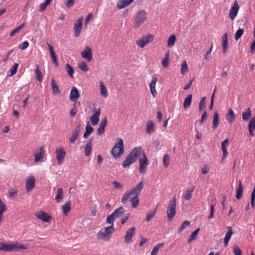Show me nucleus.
<instances>
[{"instance_id": "6ab92c4d", "label": "nucleus", "mask_w": 255, "mask_h": 255, "mask_svg": "<svg viewBox=\"0 0 255 255\" xmlns=\"http://www.w3.org/2000/svg\"><path fill=\"white\" fill-rule=\"evenodd\" d=\"M228 232L226 234L225 237L224 239V246L227 247L228 245V243L233 234V229L231 227L229 226L227 228Z\"/></svg>"}, {"instance_id": "a211bd4d", "label": "nucleus", "mask_w": 255, "mask_h": 255, "mask_svg": "<svg viewBox=\"0 0 255 255\" xmlns=\"http://www.w3.org/2000/svg\"><path fill=\"white\" fill-rule=\"evenodd\" d=\"M36 217L43 222L49 223L51 221V217L44 212L36 214Z\"/></svg>"}, {"instance_id": "774afa93", "label": "nucleus", "mask_w": 255, "mask_h": 255, "mask_svg": "<svg viewBox=\"0 0 255 255\" xmlns=\"http://www.w3.org/2000/svg\"><path fill=\"white\" fill-rule=\"evenodd\" d=\"M18 192V190L16 188H10L9 190L8 193L10 197H13Z\"/></svg>"}, {"instance_id": "7c9ffc66", "label": "nucleus", "mask_w": 255, "mask_h": 255, "mask_svg": "<svg viewBox=\"0 0 255 255\" xmlns=\"http://www.w3.org/2000/svg\"><path fill=\"white\" fill-rule=\"evenodd\" d=\"M51 85L53 94L55 95L59 94L60 91L53 78L51 79Z\"/></svg>"}, {"instance_id": "13d9d810", "label": "nucleus", "mask_w": 255, "mask_h": 255, "mask_svg": "<svg viewBox=\"0 0 255 255\" xmlns=\"http://www.w3.org/2000/svg\"><path fill=\"white\" fill-rule=\"evenodd\" d=\"M115 217L113 216L112 214L108 216L106 219V222L109 224H111V226H114V221L115 220Z\"/></svg>"}, {"instance_id": "58836bf2", "label": "nucleus", "mask_w": 255, "mask_h": 255, "mask_svg": "<svg viewBox=\"0 0 255 255\" xmlns=\"http://www.w3.org/2000/svg\"><path fill=\"white\" fill-rule=\"evenodd\" d=\"M219 125V115L217 112L213 115V128H216Z\"/></svg>"}, {"instance_id": "8fccbe9b", "label": "nucleus", "mask_w": 255, "mask_h": 255, "mask_svg": "<svg viewBox=\"0 0 255 255\" xmlns=\"http://www.w3.org/2000/svg\"><path fill=\"white\" fill-rule=\"evenodd\" d=\"M65 68L68 74L71 77H73L74 70L73 68L69 64H66L65 65Z\"/></svg>"}, {"instance_id": "e2e57ef3", "label": "nucleus", "mask_w": 255, "mask_h": 255, "mask_svg": "<svg viewBox=\"0 0 255 255\" xmlns=\"http://www.w3.org/2000/svg\"><path fill=\"white\" fill-rule=\"evenodd\" d=\"M112 185L115 189L122 190L123 188V185L119 182L116 181H114L112 183Z\"/></svg>"}, {"instance_id": "a18cd8bd", "label": "nucleus", "mask_w": 255, "mask_h": 255, "mask_svg": "<svg viewBox=\"0 0 255 255\" xmlns=\"http://www.w3.org/2000/svg\"><path fill=\"white\" fill-rule=\"evenodd\" d=\"M25 23H23L20 25L18 26L17 28H15L14 30H13L10 33L9 35L10 36H14L16 33H18L22 28L24 26Z\"/></svg>"}, {"instance_id": "6e6552de", "label": "nucleus", "mask_w": 255, "mask_h": 255, "mask_svg": "<svg viewBox=\"0 0 255 255\" xmlns=\"http://www.w3.org/2000/svg\"><path fill=\"white\" fill-rule=\"evenodd\" d=\"M55 153L58 164H62L66 155V151L63 147H60L56 149Z\"/></svg>"}, {"instance_id": "052dcab7", "label": "nucleus", "mask_w": 255, "mask_h": 255, "mask_svg": "<svg viewBox=\"0 0 255 255\" xmlns=\"http://www.w3.org/2000/svg\"><path fill=\"white\" fill-rule=\"evenodd\" d=\"M77 113L76 103L73 105V108L70 111V115L71 117H74Z\"/></svg>"}, {"instance_id": "69168bd1", "label": "nucleus", "mask_w": 255, "mask_h": 255, "mask_svg": "<svg viewBox=\"0 0 255 255\" xmlns=\"http://www.w3.org/2000/svg\"><path fill=\"white\" fill-rule=\"evenodd\" d=\"M157 81V78L155 75L152 76V81L149 84V88H155L156 84Z\"/></svg>"}, {"instance_id": "0eeeda50", "label": "nucleus", "mask_w": 255, "mask_h": 255, "mask_svg": "<svg viewBox=\"0 0 255 255\" xmlns=\"http://www.w3.org/2000/svg\"><path fill=\"white\" fill-rule=\"evenodd\" d=\"M114 231L113 226H110L106 227L104 230L100 231L97 235V238L99 240L103 239L108 236L109 234H111Z\"/></svg>"}, {"instance_id": "4468645a", "label": "nucleus", "mask_w": 255, "mask_h": 255, "mask_svg": "<svg viewBox=\"0 0 255 255\" xmlns=\"http://www.w3.org/2000/svg\"><path fill=\"white\" fill-rule=\"evenodd\" d=\"M135 228L134 227H131L128 229L126 233L124 236V242L128 244L132 241V238L135 233Z\"/></svg>"}, {"instance_id": "20e7f679", "label": "nucleus", "mask_w": 255, "mask_h": 255, "mask_svg": "<svg viewBox=\"0 0 255 255\" xmlns=\"http://www.w3.org/2000/svg\"><path fill=\"white\" fill-rule=\"evenodd\" d=\"M142 153V150L141 147L140 146L135 147L127 155L126 159L129 162H131V164H133L136 161L137 158L141 156Z\"/></svg>"}, {"instance_id": "1a4fd4ad", "label": "nucleus", "mask_w": 255, "mask_h": 255, "mask_svg": "<svg viewBox=\"0 0 255 255\" xmlns=\"http://www.w3.org/2000/svg\"><path fill=\"white\" fill-rule=\"evenodd\" d=\"M139 159V171L141 173H143L145 172L144 169L148 165L147 159L146 157V155L144 153V152L142 150V153L141 154V156Z\"/></svg>"}, {"instance_id": "6e6d98bb", "label": "nucleus", "mask_w": 255, "mask_h": 255, "mask_svg": "<svg viewBox=\"0 0 255 255\" xmlns=\"http://www.w3.org/2000/svg\"><path fill=\"white\" fill-rule=\"evenodd\" d=\"M188 70V66L185 61H183L181 64V73L184 74Z\"/></svg>"}, {"instance_id": "c9c22d12", "label": "nucleus", "mask_w": 255, "mask_h": 255, "mask_svg": "<svg viewBox=\"0 0 255 255\" xmlns=\"http://www.w3.org/2000/svg\"><path fill=\"white\" fill-rule=\"evenodd\" d=\"M63 191L61 188H59L57 189V194L55 196V200L58 203L61 202L62 200V197Z\"/></svg>"}, {"instance_id": "cd10ccee", "label": "nucleus", "mask_w": 255, "mask_h": 255, "mask_svg": "<svg viewBox=\"0 0 255 255\" xmlns=\"http://www.w3.org/2000/svg\"><path fill=\"white\" fill-rule=\"evenodd\" d=\"M47 45L48 46V48H49V51H50V56H51V57L52 58V60L53 63L56 65H58V62H57V57H56L55 53L54 51L53 50V47L50 44H49L48 42H47Z\"/></svg>"}, {"instance_id": "4be33fe9", "label": "nucleus", "mask_w": 255, "mask_h": 255, "mask_svg": "<svg viewBox=\"0 0 255 255\" xmlns=\"http://www.w3.org/2000/svg\"><path fill=\"white\" fill-rule=\"evenodd\" d=\"M93 138H91L89 139V140L86 143L85 146L84 147V153L86 156H89L91 153V151L92 150V142H93Z\"/></svg>"}, {"instance_id": "7ed1b4c3", "label": "nucleus", "mask_w": 255, "mask_h": 255, "mask_svg": "<svg viewBox=\"0 0 255 255\" xmlns=\"http://www.w3.org/2000/svg\"><path fill=\"white\" fill-rule=\"evenodd\" d=\"M28 249V246L19 243L15 244H4V252H18L20 250H26Z\"/></svg>"}, {"instance_id": "c85d7f7f", "label": "nucleus", "mask_w": 255, "mask_h": 255, "mask_svg": "<svg viewBox=\"0 0 255 255\" xmlns=\"http://www.w3.org/2000/svg\"><path fill=\"white\" fill-rule=\"evenodd\" d=\"M154 126L153 122L151 121H148L146 125V131L149 134H151L154 132Z\"/></svg>"}, {"instance_id": "f03ea898", "label": "nucleus", "mask_w": 255, "mask_h": 255, "mask_svg": "<svg viewBox=\"0 0 255 255\" xmlns=\"http://www.w3.org/2000/svg\"><path fill=\"white\" fill-rule=\"evenodd\" d=\"M124 142L122 138L118 139V142L115 143L112 149L111 153L114 157L120 158L124 153Z\"/></svg>"}, {"instance_id": "4c0bfd02", "label": "nucleus", "mask_w": 255, "mask_h": 255, "mask_svg": "<svg viewBox=\"0 0 255 255\" xmlns=\"http://www.w3.org/2000/svg\"><path fill=\"white\" fill-rule=\"evenodd\" d=\"M169 63V52L165 53V57L162 60V65L164 67H167Z\"/></svg>"}, {"instance_id": "09e8293b", "label": "nucleus", "mask_w": 255, "mask_h": 255, "mask_svg": "<svg viewBox=\"0 0 255 255\" xmlns=\"http://www.w3.org/2000/svg\"><path fill=\"white\" fill-rule=\"evenodd\" d=\"M52 0H45V1L40 4L39 11H43L49 5Z\"/></svg>"}, {"instance_id": "9b49d317", "label": "nucleus", "mask_w": 255, "mask_h": 255, "mask_svg": "<svg viewBox=\"0 0 255 255\" xmlns=\"http://www.w3.org/2000/svg\"><path fill=\"white\" fill-rule=\"evenodd\" d=\"M83 18L82 17H80L77 20L74 26V36L76 37H78L81 32L82 27V23H83Z\"/></svg>"}, {"instance_id": "393cba45", "label": "nucleus", "mask_w": 255, "mask_h": 255, "mask_svg": "<svg viewBox=\"0 0 255 255\" xmlns=\"http://www.w3.org/2000/svg\"><path fill=\"white\" fill-rule=\"evenodd\" d=\"M243 192V186L242 182L239 180L238 186L236 189V197L237 199L239 200L242 198Z\"/></svg>"}, {"instance_id": "603ef678", "label": "nucleus", "mask_w": 255, "mask_h": 255, "mask_svg": "<svg viewBox=\"0 0 255 255\" xmlns=\"http://www.w3.org/2000/svg\"><path fill=\"white\" fill-rule=\"evenodd\" d=\"M205 103H206V97H203L199 105V110L200 111H203L205 108Z\"/></svg>"}, {"instance_id": "b1692460", "label": "nucleus", "mask_w": 255, "mask_h": 255, "mask_svg": "<svg viewBox=\"0 0 255 255\" xmlns=\"http://www.w3.org/2000/svg\"><path fill=\"white\" fill-rule=\"evenodd\" d=\"M134 0H119L117 4L119 9H122L130 4Z\"/></svg>"}, {"instance_id": "f257e3e1", "label": "nucleus", "mask_w": 255, "mask_h": 255, "mask_svg": "<svg viewBox=\"0 0 255 255\" xmlns=\"http://www.w3.org/2000/svg\"><path fill=\"white\" fill-rule=\"evenodd\" d=\"M143 187V181H140L134 188L129 191H126L122 198V202L123 204L128 203V200L131 203L132 208H136L139 204L138 195Z\"/></svg>"}, {"instance_id": "37998d69", "label": "nucleus", "mask_w": 255, "mask_h": 255, "mask_svg": "<svg viewBox=\"0 0 255 255\" xmlns=\"http://www.w3.org/2000/svg\"><path fill=\"white\" fill-rule=\"evenodd\" d=\"M164 245L163 243H159L155 246L151 252V255H157L159 249Z\"/></svg>"}, {"instance_id": "864d4df0", "label": "nucleus", "mask_w": 255, "mask_h": 255, "mask_svg": "<svg viewBox=\"0 0 255 255\" xmlns=\"http://www.w3.org/2000/svg\"><path fill=\"white\" fill-rule=\"evenodd\" d=\"M249 129H255V116H254L250 120L249 125Z\"/></svg>"}, {"instance_id": "0e129e2a", "label": "nucleus", "mask_w": 255, "mask_h": 255, "mask_svg": "<svg viewBox=\"0 0 255 255\" xmlns=\"http://www.w3.org/2000/svg\"><path fill=\"white\" fill-rule=\"evenodd\" d=\"M215 204L214 203L211 204L210 206V214L208 217V219L214 218V212L215 210Z\"/></svg>"}, {"instance_id": "473e14b6", "label": "nucleus", "mask_w": 255, "mask_h": 255, "mask_svg": "<svg viewBox=\"0 0 255 255\" xmlns=\"http://www.w3.org/2000/svg\"><path fill=\"white\" fill-rule=\"evenodd\" d=\"M194 189V187L193 186L192 188H189L185 191V193L183 196V198L185 200H188L192 198V192Z\"/></svg>"}, {"instance_id": "de8ad7c7", "label": "nucleus", "mask_w": 255, "mask_h": 255, "mask_svg": "<svg viewBox=\"0 0 255 255\" xmlns=\"http://www.w3.org/2000/svg\"><path fill=\"white\" fill-rule=\"evenodd\" d=\"M170 163V156L168 154H165L163 159V164L164 166L167 167Z\"/></svg>"}, {"instance_id": "9d476101", "label": "nucleus", "mask_w": 255, "mask_h": 255, "mask_svg": "<svg viewBox=\"0 0 255 255\" xmlns=\"http://www.w3.org/2000/svg\"><path fill=\"white\" fill-rule=\"evenodd\" d=\"M153 40V35L149 34L144 36L142 39L137 40L136 43L140 47L143 48L146 44L151 42Z\"/></svg>"}, {"instance_id": "c756f323", "label": "nucleus", "mask_w": 255, "mask_h": 255, "mask_svg": "<svg viewBox=\"0 0 255 255\" xmlns=\"http://www.w3.org/2000/svg\"><path fill=\"white\" fill-rule=\"evenodd\" d=\"M44 152L42 147H40L39 149V152L37 153H34V161L35 162H39L43 157Z\"/></svg>"}, {"instance_id": "4d7b16f0", "label": "nucleus", "mask_w": 255, "mask_h": 255, "mask_svg": "<svg viewBox=\"0 0 255 255\" xmlns=\"http://www.w3.org/2000/svg\"><path fill=\"white\" fill-rule=\"evenodd\" d=\"M18 66V64L15 63L11 67V68L10 69V76H11L16 74Z\"/></svg>"}, {"instance_id": "39448f33", "label": "nucleus", "mask_w": 255, "mask_h": 255, "mask_svg": "<svg viewBox=\"0 0 255 255\" xmlns=\"http://www.w3.org/2000/svg\"><path fill=\"white\" fill-rule=\"evenodd\" d=\"M147 17V14L144 10H139L135 18L134 28L139 27L145 21Z\"/></svg>"}, {"instance_id": "49530a36", "label": "nucleus", "mask_w": 255, "mask_h": 255, "mask_svg": "<svg viewBox=\"0 0 255 255\" xmlns=\"http://www.w3.org/2000/svg\"><path fill=\"white\" fill-rule=\"evenodd\" d=\"M79 68L82 71L84 72H87L88 71V67L85 61H81L78 63Z\"/></svg>"}, {"instance_id": "2f4dec72", "label": "nucleus", "mask_w": 255, "mask_h": 255, "mask_svg": "<svg viewBox=\"0 0 255 255\" xmlns=\"http://www.w3.org/2000/svg\"><path fill=\"white\" fill-rule=\"evenodd\" d=\"M158 209V206L151 211L148 212L146 215L145 220L147 222L150 221L155 216Z\"/></svg>"}, {"instance_id": "a878e982", "label": "nucleus", "mask_w": 255, "mask_h": 255, "mask_svg": "<svg viewBox=\"0 0 255 255\" xmlns=\"http://www.w3.org/2000/svg\"><path fill=\"white\" fill-rule=\"evenodd\" d=\"M222 45L223 52L225 53L228 49V34L227 33H224L222 37Z\"/></svg>"}, {"instance_id": "423d86ee", "label": "nucleus", "mask_w": 255, "mask_h": 255, "mask_svg": "<svg viewBox=\"0 0 255 255\" xmlns=\"http://www.w3.org/2000/svg\"><path fill=\"white\" fill-rule=\"evenodd\" d=\"M176 197L174 196L172 200L170 201L169 205L167 206V217L168 221H171L173 219L176 214Z\"/></svg>"}, {"instance_id": "5fc2aeb1", "label": "nucleus", "mask_w": 255, "mask_h": 255, "mask_svg": "<svg viewBox=\"0 0 255 255\" xmlns=\"http://www.w3.org/2000/svg\"><path fill=\"white\" fill-rule=\"evenodd\" d=\"M213 46L211 45L210 48L209 49V50L206 53V54L204 55V58L206 60H210L211 59L212 55H211V51L212 50Z\"/></svg>"}, {"instance_id": "bf43d9fd", "label": "nucleus", "mask_w": 255, "mask_h": 255, "mask_svg": "<svg viewBox=\"0 0 255 255\" xmlns=\"http://www.w3.org/2000/svg\"><path fill=\"white\" fill-rule=\"evenodd\" d=\"M244 31V30L243 29H241V28L239 29L237 31L235 35V39L236 40H237L238 39H239L243 34Z\"/></svg>"}, {"instance_id": "c03bdc74", "label": "nucleus", "mask_w": 255, "mask_h": 255, "mask_svg": "<svg viewBox=\"0 0 255 255\" xmlns=\"http://www.w3.org/2000/svg\"><path fill=\"white\" fill-rule=\"evenodd\" d=\"M35 73L36 75V78L38 81L41 82L42 80V76L41 71L39 69V66L38 65H36V69L35 70Z\"/></svg>"}, {"instance_id": "5701e85b", "label": "nucleus", "mask_w": 255, "mask_h": 255, "mask_svg": "<svg viewBox=\"0 0 255 255\" xmlns=\"http://www.w3.org/2000/svg\"><path fill=\"white\" fill-rule=\"evenodd\" d=\"M100 115V109H99L98 110L93 116H91L90 121L93 126H95L98 124L99 121V116Z\"/></svg>"}, {"instance_id": "e433bc0d", "label": "nucleus", "mask_w": 255, "mask_h": 255, "mask_svg": "<svg viewBox=\"0 0 255 255\" xmlns=\"http://www.w3.org/2000/svg\"><path fill=\"white\" fill-rule=\"evenodd\" d=\"M191 101H192V95L190 94L187 96V97L185 98L183 106L184 108L185 109H187L189 108L191 104Z\"/></svg>"}, {"instance_id": "72a5a7b5", "label": "nucleus", "mask_w": 255, "mask_h": 255, "mask_svg": "<svg viewBox=\"0 0 255 255\" xmlns=\"http://www.w3.org/2000/svg\"><path fill=\"white\" fill-rule=\"evenodd\" d=\"M252 116V112L250 108L247 109L246 112L242 114V118L244 121H247L249 120Z\"/></svg>"}, {"instance_id": "bb28decb", "label": "nucleus", "mask_w": 255, "mask_h": 255, "mask_svg": "<svg viewBox=\"0 0 255 255\" xmlns=\"http://www.w3.org/2000/svg\"><path fill=\"white\" fill-rule=\"evenodd\" d=\"M125 209L123 207H120L119 208L115 210L114 212L112 214L115 217V219H117L121 217L124 213Z\"/></svg>"}, {"instance_id": "680f3d73", "label": "nucleus", "mask_w": 255, "mask_h": 255, "mask_svg": "<svg viewBox=\"0 0 255 255\" xmlns=\"http://www.w3.org/2000/svg\"><path fill=\"white\" fill-rule=\"evenodd\" d=\"M29 46V43L27 41H24L22 43L18 45V48L21 50H24L26 49Z\"/></svg>"}, {"instance_id": "338daca9", "label": "nucleus", "mask_w": 255, "mask_h": 255, "mask_svg": "<svg viewBox=\"0 0 255 255\" xmlns=\"http://www.w3.org/2000/svg\"><path fill=\"white\" fill-rule=\"evenodd\" d=\"M233 252L235 255H241L242 252L240 248L237 246L233 247Z\"/></svg>"}, {"instance_id": "3c124183", "label": "nucleus", "mask_w": 255, "mask_h": 255, "mask_svg": "<svg viewBox=\"0 0 255 255\" xmlns=\"http://www.w3.org/2000/svg\"><path fill=\"white\" fill-rule=\"evenodd\" d=\"M200 230V228H198L196 230H195L192 233V234L190 237V238L188 240V243H190L192 240H195Z\"/></svg>"}, {"instance_id": "412c9836", "label": "nucleus", "mask_w": 255, "mask_h": 255, "mask_svg": "<svg viewBox=\"0 0 255 255\" xmlns=\"http://www.w3.org/2000/svg\"><path fill=\"white\" fill-rule=\"evenodd\" d=\"M236 115L232 109H230L225 118L229 124H232L235 121Z\"/></svg>"}, {"instance_id": "2eb2a0df", "label": "nucleus", "mask_w": 255, "mask_h": 255, "mask_svg": "<svg viewBox=\"0 0 255 255\" xmlns=\"http://www.w3.org/2000/svg\"><path fill=\"white\" fill-rule=\"evenodd\" d=\"M81 56L83 58L86 59L87 61L91 62L92 60V51L91 48L87 46L85 49L81 52Z\"/></svg>"}, {"instance_id": "ddd939ff", "label": "nucleus", "mask_w": 255, "mask_h": 255, "mask_svg": "<svg viewBox=\"0 0 255 255\" xmlns=\"http://www.w3.org/2000/svg\"><path fill=\"white\" fill-rule=\"evenodd\" d=\"M239 8L240 7L237 1H235L233 6L231 7L229 11V16L231 20H234L235 19L237 15Z\"/></svg>"}, {"instance_id": "f704fd0d", "label": "nucleus", "mask_w": 255, "mask_h": 255, "mask_svg": "<svg viewBox=\"0 0 255 255\" xmlns=\"http://www.w3.org/2000/svg\"><path fill=\"white\" fill-rule=\"evenodd\" d=\"M100 88L101 90V95L104 97L107 98L108 96L107 94V90L106 87L105 86L104 83L103 82L100 81Z\"/></svg>"}, {"instance_id": "a19ab883", "label": "nucleus", "mask_w": 255, "mask_h": 255, "mask_svg": "<svg viewBox=\"0 0 255 255\" xmlns=\"http://www.w3.org/2000/svg\"><path fill=\"white\" fill-rule=\"evenodd\" d=\"M176 41V36L175 35H171L169 36L168 38V41H167V46L168 47H172L173 46L175 42Z\"/></svg>"}, {"instance_id": "dca6fc26", "label": "nucleus", "mask_w": 255, "mask_h": 255, "mask_svg": "<svg viewBox=\"0 0 255 255\" xmlns=\"http://www.w3.org/2000/svg\"><path fill=\"white\" fill-rule=\"evenodd\" d=\"M80 97V93L77 88L73 87L71 90L69 95V99L74 102H76L77 100Z\"/></svg>"}, {"instance_id": "aec40b11", "label": "nucleus", "mask_w": 255, "mask_h": 255, "mask_svg": "<svg viewBox=\"0 0 255 255\" xmlns=\"http://www.w3.org/2000/svg\"><path fill=\"white\" fill-rule=\"evenodd\" d=\"M107 117H105L100 123L99 128L97 130V134L99 135H102L105 132V128L107 125Z\"/></svg>"}, {"instance_id": "ea45409f", "label": "nucleus", "mask_w": 255, "mask_h": 255, "mask_svg": "<svg viewBox=\"0 0 255 255\" xmlns=\"http://www.w3.org/2000/svg\"><path fill=\"white\" fill-rule=\"evenodd\" d=\"M70 209V202L69 201L66 202L65 204L62 206V210L65 215H67Z\"/></svg>"}, {"instance_id": "f3484780", "label": "nucleus", "mask_w": 255, "mask_h": 255, "mask_svg": "<svg viewBox=\"0 0 255 255\" xmlns=\"http://www.w3.org/2000/svg\"><path fill=\"white\" fill-rule=\"evenodd\" d=\"M80 131V126L76 127L74 131H72L71 135L69 138L70 142L71 143H74L78 139L79 134Z\"/></svg>"}, {"instance_id": "f8f14e48", "label": "nucleus", "mask_w": 255, "mask_h": 255, "mask_svg": "<svg viewBox=\"0 0 255 255\" xmlns=\"http://www.w3.org/2000/svg\"><path fill=\"white\" fill-rule=\"evenodd\" d=\"M25 186L27 192H29L35 186V178L33 176H28L26 179Z\"/></svg>"}, {"instance_id": "79ce46f5", "label": "nucleus", "mask_w": 255, "mask_h": 255, "mask_svg": "<svg viewBox=\"0 0 255 255\" xmlns=\"http://www.w3.org/2000/svg\"><path fill=\"white\" fill-rule=\"evenodd\" d=\"M191 223L188 221H185L180 226L177 232L180 233L183 230L185 229L187 227L190 225Z\"/></svg>"}]
</instances>
